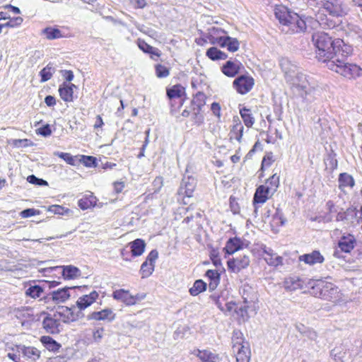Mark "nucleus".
<instances>
[{
    "label": "nucleus",
    "instance_id": "obj_1",
    "mask_svg": "<svg viewBox=\"0 0 362 362\" xmlns=\"http://www.w3.org/2000/svg\"><path fill=\"white\" fill-rule=\"evenodd\" d=\"M312 41L316 48V57L318 61L328 66V62L334 60L346 46L341 39L332 40L327 33L317 32L313 35Z\"/></svg>",
    "mask_w": 362,
    "mask_h": 362
},
{
    "label": "nucleus",
    "instance_id": "obj_2",
    "mask_svg": "<svg viewBox=\"0 0 362 362\" xmlns=\"http://www.w3.org/2000/svg\"><path fill=\"white\" fill-rule=\"evenodd\" d=\"M350 53V47L345 46V49H343L341 52L334 57V60L328 62L327 67L349 80L361 76L362 69L358 65L348 62Z\"/></svg>",
    "mask_w": 362,
    "mask_h": 362
},
{
    "label": "nucleus",
    "instance_id": "obj_3",
    "mask_svg": "<svg viewBox=\"0 0 362 362\" xmlns=\"http://www.w3.org/2000/svg\"><path fill=\"white\" fill-rule=\"evenodd\" d=\"M284 70L286 79L291 84L293 93L302 98L305 102L311 103L315 98V90L310 87L305 75L286 69Z\"/></svg>",
    "mask_w": 362,
    "mask_h": 362
},
{
    "label": "nucleus",
    "instance_id": "obj_4",
    "mask_svg": "<svg viewBox=\"0 0 362 362\" xmlns=\"http://www.w3.org/2000/svg\"><path fill=\"white\" fill-rule=\"evenodd\" d=\"M80 314L74 313L73 308L62 307L61 310L57 311L53 315H47L43 319L42 327L47 333L57 334L59 332L61 322L69 323L78 319Z\"/></svg>",
    "mask_w": 362,
    "mask_h": 362
},
{
    "label": "nucleus",
    "instance_id": "obj_5",
    "mask_svg": "<svg viewBox=\"0 0 362 362\" xmlns=\"http://www.w3.org/2000/svg\"><path fill=\"white\" fill-rule=\"evenodd\" d=\"M255 84L254 79L250 76L241 75L236 78L233 85L234 88L240 94L245 95L250 92Z\"/></svg>",
    "mask_w": 362,
    "mask_h": 362
},
{
    "label": "nucleus",
    "instance_id": "obj_6",
    "mask_svg": "<svg viewBox=\"0 0 362 362\" xmlns=\"http://www.w3.org/2000/svg\"><path fill=\"white\" fill-rule=\"evenodd\" d=\"M112 297L117 300L122 301L127 305H133L144 298L145 296L136 295L132 296L129 291L124 289H118L112 293Z\"/></svg>",
    "mask_w": 362,
    "mask_h": 362
},
{
    "label": "nucleus",
    "instance_id": "obj_7",
    "mask_svg": "<svg viewBox=\"0 0 362 362\" xmlns=\"http://www.w3.org/2000/svg\"><path fill=\"white\" fill-rule=\"evenodd\" d=\"M323 8L333 16H341L346 13V8L341 0H329L323 4Z\"/></svg>",
    "mask_w": 362,
    "mask_h": 362
},
{
    "label": "nucleus",
    "instance_id": "obj_8",
    "mask_svg": "<svg viewBox=\"0 0 362 362\" xmlns=\"http://www.w3.org/2000/svg\"><path fill=\"white\" fill-rule=\"evenodd\" d=\"M158 257V252L156 250L150 252L146 261L141 264L140 272L142 278L148 277L154 270L155 261Z\"/></svg>",
    "mask_w": 362,
    "mask_h": 362
},
{
    "label": "nucleus",
    "instance_id": "obj_9",
    "mask_svg": "<svg viewBox=\"0 0 362 362\" xmlns=\"http://www.w3.org/2000/svg\"><path fill=\"white\" fill-rule=\"evenodd\" d=\"M211 43L218 45L221 47H227V49L231 52H236L240 47L239 41L236 38L230 36L214 37Z\"/></svg>",
    "mask_w": 362,
    "mask_h": 362
},
{
    "label": "nucleus",
    "instance_id": "obj_10",
    "mask_svg": "<svg viewBox=\"0 0 362 362\" xmlns=\"http://www.w3.org/2000/svg\"><path fill=\"white\" fill-rule=\"evenodd\" d=\"M284 27L288 28L287 30L283 28V30L286 33H300L306 30V23L301 17L295 13H293L291 20L288 21V23Z\"/></svg>",
    "mask_w": 362,
    "mask_h": 362
},
{
    "label": "nucleus",
    "instance_id": "obj_11",
    "mask_svg": "<svg viewBox=\"0 0 362 362\" xmlns=\"http://www.w3.org/2000/svg\"><path fill=\"white\" fill-rule=\"evenodd\" d=\"M262 250V256L268 265L276 267L283 264V257L278 255L272 248L264 245Z\"/></svg>",
    "mask_w": 362,
    "mask_h": 362
},
{
    "label": "nucleus",
    "instance_id": "obj_12",
    "mask_svg": "<svg viewBox=\"0 0 362 362\" xmlns=\"http://www.w3.org/2000/svg\"><path fill=\"white\" fill-rule=\"evenodd\" d=\"M197 185V180L192 176H184L182 180L178 193L191 197Z\"/></svg>",
    "mask_w": 362,
    "mask_h": 362
},
{
    "label": "nucleus",
    "instance_id": "obj_13",
    "mask_svg": "<svg viewBox=\"0 0 362 362\" xmlns=\"http://www.w3.org/2000/svg\"><path fill=\"white\" fill-rule=\"evenodd\" d=\"M320 298L335 302L340 298L339 291L337 286L331 283H326L320 289Z\"/></svg>",
    "mask_w": 362,
    "mask_h": 362
},
{
    "label": "nucleus",
    "instance_id": "obj_14",
    "mask_svg": "<svg viewBox=\"0 0 362 362\" xmlns=\"http://www.w3.org/2000/svg\"><path fill=\"white\" fill-rule=\"evenodd\" d=\"M330 356L335 362H352L353 361L351 352L343 345L334 347L331 351Z\"/></svg>",
    "mask_w": 362,
    "mask_h": 362
},
{
    "label": "nucleus",
    "instance_id": "obj_15",
    "mask_svg": "<svg viewBox=\"0 0 362 362\" xmlns=\"http://www.w3.org/2000/svg\"><path fill=\"white\" fill-rule=\"evenodd\" d=\"M233 349L236 353L237 362H249L250 358V350L245 342H235L233 346Z\"/></svg>",
    "mask_w": 362,
    "mask_h": 362
},
{
    "label": "nucleus",
    "instance_id": "obj_16",
    "mask_svg": "<svg viewBox=\"0 0 362 362\" xmlns=\"http://www.w3.org/2000/svg\"><path fill=\"white\" fill-rule=\"evenodd\" d=\"M98 296V293L95 291H93L89 294L83 295L78 298L76 301V306L79 309L78 313L80 315L78 318L83 316L81 311L91 305L96 300ZM76 313H78V312Z\"/></svg>",
    "mask_w": 362,
    "mask_h": 362
},
{
    "label": "nucleus",
    "instance_id": "obj_17",
    "mask_svg": "<svg viewBox=\"0 0 362 362\" xmlns=\"http://www.w3.org/2000/svg\"><path fill=\"white\" fill-rule=\"evenodd\" d=\"M53 271H60L64 279H77L81 275L80 269L73 265L58 266L50 268Z\"/></svg>",
    "mask_w": 362,
    "mask_h": 362
},
{
    "label": "nucleus",
    "instance_id": "obj_18",
    "mask_svg": "<svg viewBox=\"0 0 362 362\" xmlns=\"http://www.w3.org/2000/svg\"><path fill=\"white\" fill-rule=\"evenodd\" d=\"M115 313L111 308H105L100 311H94L87 316L89 320L112 322L115 318Z\"/></svg>",
    "mask_w": 362,
    "mask_h": 362
},
{
    "label": "nucleus",
    "instance_id": "obj_19",
    "mask_svg": "<svg viewBox=\"0 0 362 362\" xmlns=\"http://www.w3.org/2000/svg\"><path fill=\"white\" fill-rule=\"evenodd\" d=\"M250 260L248 256L243 255L240 257L229 259L227 262L228 268L233 272L238 273L240 270L247 267Z\"/></svg>",
    "mask_w": 362,
    "mask_h": 362
},
{
    "label": "nucleus",
    "instance_id": "obj_20",
    "mask_svg": "<svg viewBox=\"0 0 362 362\" xmlns=\"http://www.w3.org/2000/svg\"><path fill=\"white\" fill-rule=\"evenodd\" d=\"M16 350L23 354L27 360L35 361L40 357V351L34 346H26L25 345H17Z\"/></svg>",
    "mask_w": 362,
    "mask_h": 362
},
{
    "label": "nucleus",
    "instance_id": "obj_21",
    "mask_svg": "<svg viewBox=\"0 0 362 362\" xmlns=\"http://www.w3.org/2000/svg\"><path fill=\"white\" fill-rule=\"evenodd\" d=\"M356 245V240L351 234L343 235L339 242L338 247L339 249L346 253H349Z\"/></svg>",
    "mask_w": 362,
    "mask_h": 362
},
{
    "label": "nucleus",
    "instance_id": "obj_22",
    "mask_svg": "<svg viewBox=\"0 0 362 362\" xmlns=\"http://www.w3.org/2000/svg\"><path fill=\"white\" fill-rule=\"evenodd\" d=\"M298 259L300 262H303L310 266L316 264H321L325 261L324 257L318 250H314L310 253L300 255L299 256Z\"/></svg>",
    "mask_w": 362,
    "mask_h": 362
},
{
    "label": "nucleus",
    "instance_id": "obj_23",
    "mask_svg": "<svg viewBox=\"0 0 362 362\" xmlns=\"http://www.w3.org/2000/svg\"><path fill=\"white\" fill-rule=\"evenodd\" d=\"M74 88H76V86L74 83H68L64 82L59 87V93L61 98L66 103L73 101L74 100Z\"/></svg>",
    "mask_w": 362,
    "mask_h": 362
},
{
    "label": "nucleus",
    "instance_id": "obj_24",
    "mask_svg": "<svg viewBox=\"0 0 362 362\" xmlns=\"http://www.w3.org/2000/svg\"><path fill=\"white\" fill-rule=\"evenodd\" d=\"M272 192L264 185L259 186L255 191L253 197V205L264 204L269 199V196H272Z\"/></svg>",
    "mask_w": 362,
    "mask_h": 362
},
{
    "label": "nucleus",
    "instance_id": "obj_25",
    "mask_svg": "<svg viewBox=\"0 0 362 362\" xmlns=\"http://www.w3.org/2000/svg\"><path fill=\"white\" fill-rule=\"evenodd\" d=\"M242 64L240 62L228 60L222 66V72L228 77H234L240 71Z\"/></svg>",
    "mask_w": 362,
    "mask_h": 362
},
{
    "label": "nucleus",
    "instance_id": "obj_26",
    "mask_svg": "<svg viewBox=\"0 0 362 362\" xmlns=\"http://www.w3.org/2000/svg\"><path fill=\"white\" fill-rule=\"evenodd\" d=\"M194 354L196 355L201 362H220V357L209 350H195Z\"/></svg>",
    "mask_w": 362,
    "mask_h": 362
},
{
    "label": "nucleus",
    "instance_id": "obj_27",
    "mask_svg": "<svg viewBox=\"0 0 362 362\" xmlns=\"http://www.w3.org/2000/svg\"><path fill=\"white\" fill-rule=\"evenodd\" d=\"M304 284V280L298 276L288 277L284 282L285 289L289 291L303 288Z\"/></svg>",
    "mask_w": 362,
    "mask_h": 362
},
{
    "label": "nucleus",
    "instance_id": "obj_28",
    "mask_svg": "<svg viewBox=\"0 0 362 362\" xmlns=\"http://www.w3.org/2000/svg\"><path fill=\"white\" fill-rule=\"evenodd\" d=\"M72 287H64L63 288L54 291L51 293V298L56 303H60L65 302L70 297L69 290L72 289Z\"/></svg>",
    "mask_w": 362,
    "mask_h": 362
},
{
    "label": "nucleus",
    "instance_id": "obj_29",
    "mask_svg": "<svg viewBox=\"0 0 362 362\" xmlns=\"http://www.w3.org/2000/svg\"><path fill=\"white\" fill-rule=\"evenodd\" d=\"M243 247V242L240 238L235 237L230 238L226 242V246L223 247V250L226 254L232 255L240 250Z\"/></svg>",
    "mask_w": 362,
    "mask_h": 362
},
{
    "label": "nucleus",
    "instance_id": "obj_30",
    "mask_svg": "<svg viewBox=\"0 0 362 362\" xmlns=\"http://www.w3.org/2000/svg\"><path fill=\"white\" fill-rule=\"evenodd\" d=\"M274 13L279 23L285 26V25L288 23V21L291 20L293 13L288 11L286 7L279 6L275 8Z\"/></svg>",
    "mask_w": 362,
    "mask_h": 362
},
{
    "label": "nucleus",
    "instance_id": "obj_31",
    "mask_svg": "<svg viewBox=\"0 0 362 362\" xmlns=\"http://www.w3.org/2000/svg\"><path fill=\"white\" fill-rule=\"evenodd\" d=\"M97 202V198L93 194V193H90L88 194L84 195L82 198H81L78 202V206L82 210H86L91 207L95 206Z\"/></svg>",
    "mask_w": 362,
    "mask_h": 362
},
{
    "label": "nucleus",
    "instance_id": "obj_32",
    "mask_svg": "<svg viewBox=\"0 0 362 362\" xmlns=\"http://www.w3.org/2000/svg\"><path fill=\"white\" fill-rule=\"evenodd\" d=\"M338 182L339 188L341 190L346 187L351 189L355 185V180L354 177L346 173H342L339 174Z\"/></svg>",
    "mask_w": 362,
    "mask_h": 362
},
{
    "label": "nucleus",
    "instance_id": "obj_33",
    "mask_svg": "<svg viewBox=\"0 0 362 362\" xmlns=\"http://www.w3.org/2000/svg\"><path fill=\"white\" fill-rule=\"evenodd\" d=\"M234 122H235V124H233L229 133L230 140L235 139L238 142H240L244 127L238 119L234 120Z\"/></svg>",
    "mask_w": 362,
    "mask_h": 362
},
{
    "label": "nucleus",
    "instance_id": "obj_34",
    "mask_svg": "<svg viewBox=\"0 0 362 362\" xmlns=\"http://www.w3.org/2000/svg\"><path fill=\"white\" fill-rule=\"evenodd\" d=\"M129 245L132 255L134 257L140 256L144 252L146 243L142 239L137 238L131 242Z\"/></svg>",
    "mask_w": 362,
    "mask_h": 362
},
{
    "label": "nucleus",
    "instance_id": "obj_35",
    "mask_svg": "<svg viewBox=\"0 0 362 362\" xmlns=\"http://www.w3.org/2000/svg\"><path fill=\"white\" fill-rule=\"evenodd\" d=\"M206 276L210 280V282L209 283V290H215L220 282V274L217 270L209 269L206 272Z\"/></svg>",
    "mask_w": 362,
    "mask_h": 362
},
{
    "label": "nucleus",
    "instance_id": "obj_36",
    "mask_svg": "<svg viewBox=\"0 0 362 362\" xmlns=\"http://www.w3.org/2000/svg\"><path fill=\"white\" fill-rule=\"evenodd\" d=\"M40 341L47 349L52 351H57L61 347V345L59 343L49 336L42 337L40 338Z\"/></svg>",
    "mask_w": 362,
    "mask_h": 362
},
{
    "label": "nucleus",
    "instance_id": "obj_37",
    "mask_svg": "<svg viewBox=\"0 0 362 362\" xmlns=\"http://www.w3.org/2000/svg\"><path fill=\"white\" fill-rule=\"evenodd\" d=\"M206 55L213 61L226 59L228 57V55L225 52L219 50L216 47L209 48L206 52Z\"/></svg>",
    "mask_w": 362,
    "mask_h": 362
},
{
    "label": "nucleus",
    "instance_id": "obj_38",
    "mask_svg": "<svg viewBox=\"0 0 362 362\" xmlns=\"http://www.w3.org/2000/svg\"><path fill=\"white\" fill-rule=\"evenodd\" d=\"M42 33L45 35L47 40H52L63 37L61 30L54 27H47L42 30Z\"/></svg>",
    "mask_w": 362,
    "mask_h": 362
},
{
    "label": "nucleus",
    "instance_id": "obj_39",
    "mask_svg": "<svg viewBox=\"0 0 362 362\" xmlns=\"http://www.w3.org/2000/svg\"><path fill=\"white\" fill-rule=\"evenodd\" d=\"M240 114L246 127H251L254 124L255 118L252 116L250 109L243 107L240 110Z\"/></svg>",
    "mask_w": 362,
    "mask_h": 362
},
{
    "label": "nucleus",
    "instance_id": "obj_40",
    "mask_svg": "<svg viewBox=\"0 0 362 362\" xmlns=\"http://www.w3.org/2000/svg\"><path fill=\"white\" fill-rule=\"evenodd\" d=\"M55 72V68L51 63H49L40 72L41 82H46L49 81Z\"/></svg>",
    "mask_w": 362,
    "mask_h": 362
},
{
    "label": "nucleus",
    "instance_id": "obj_41",
    "mask_svg": "<svg viewBox=\"0 0 362 362\" xmlns=\"http://www.w3.org/2000/svg\"><path fill=\"white\" fill-rule=\"evenodd\" d=\"M206 289V284L201 279L196 280L192 288H189V293L196 296Z\"/></svg>",
    "mask_w": 362,
    "mask_h": 362
},
{
    "label": "nucleus",
    "instance_id": "obj_42",
    "mask_svg": "<svg viewBox=\"0 0 362 362\" xmlns=\"http://www.w3.org/2000/svg\"><path fill=\"white\" fill-rule=\"evenodd\" d=\"M264 187H267L273 194L279 185V177L276 174L272 175L266 182Z\"/></svg>",
    "mask_w": 362,
    "mask_h": 362
},
{
    "label": "nucleus",
    "instance_id": "obj_43",
    "mask_svg": "<svg viewBox=\"0 0 362 362\" xmlns=\"http://www.w3.org/2000/svg\"><path fill=\"white\" fill-rule=\"evenodd\" d=\"M206 95L202 92H198L192 100V105L194 107L197 108L198 111H201L202 108L204 106L206 102Z\"/></svg>",
    "mask_w": 362,
    "mask_h": 362
},
{
    "label": "nucleus",
    "instance_id": "obj_44",
    "mask_svg": "<svg viewBox=\"0 0 362 362\" xmlns=\"http://www.w3.org/2000/svg\"><path fill=\"white\" fill-rule=\"evenodd\" d=\"M183 88L180 85H175L167 89V96L169 99L179 98L181 97Z\"/></svg>",
    "mask_w": 362,
    "mask_h": 362
},
{
    "label": "nucleus",
    "instance_id": "obj_45",
    "mask_svg": "<svg viewBox=\"0 0 362 362\" xmlns=\"http://www.w3.org/2000/svg\"><path fill=\"white\" fill-rule=\"evenodd\" d=\"M286 219L283 216V213L279 209H276L275 214L272 216V223L276 226H281L284 224Z\"/></svg>",
    "mask_w": 362,
    "mask_h": 362
},
{
    "label": "nucleus",
    "instance_id": "obj_46",
    "mask_svg": "<svg viewBox=\"0 0 362 362\" xmlns=\"http://www.w3.org/2000/svg\"><path fill=\"white\" fill-rule=\"evenodd\" d=\"M54 156L63 159L66 163L71 165H75V156H73L69 153L56 151L54 153Z\"/></svg>",
    "mask_w": 362,
    "mask_h": 362
},
{
    "label": "nucleus",
    "instance_id": "obj_47",
    "mask_svg": "<svg viewBox=\"0 0 362 362\" xmlns=\"http://www.w3.org/2000/svg\"><path fill=\"white\" fill-rule=\"evenodd\" d=\"M43 292V289L41 286L35 285L33 286L29 287L25 293L27 296H29L33 298H36L40 296L41 293Z\"/></svg>",
    "mask_w": 362,
    "mask_h": 362
},
{
    "label": "nucleus",
    "instance_id": "obj_48",
    "mask_svg": "<svg viewBox=\"0 0 362 362\" xmlns=\"http://www.w3.org/2000/svg\"><path fill=\"white\" fill-rule=\"evenodd\" d=\"M80 162L82 163L86 167L88 168L95 167L97 165L96 158L91 156H81Z\"/></svg>",
    "mask_w": 362,
    "mask_h": 362
},
{
    "label": "nucleus",
    "instance_id": "obj_49",
    "mask_svg": "<svg viewBox=\"0 0 362 362\" xmlns=\"http://www.w3.org/2000/svg\"><path fill=\"white\" fill-rule=\"evenodd\" d=\"M155 71L158 78H166L170 74L169 69L162 64H156Z\"/></svg>",
    "mask_w": 362,
    "mask_h": 362
},
{
    "label": "nucleus",
    "instance_id": "obj_50",
    "mask_svg": "<svg viewBox=\"0 0 362 362\" xmlns=\"http://www.w3.org/2000/svg\"><path fill=\"white\" fill-rule=\"evenodd\" d=\"M27 181L30 184H33V185H38V186H47L48 185V182L46 180L41 179V178H38L34 175H29L27 177Z\"/></svg>",
    "mask_w": 362,
    "mask_h": 362
},
{
    "label": "nucleus",
    "instance_id": "obj_51",
    "mask_svg": "<svg viewBox=\"0 0 362 362\" xmlns=\"http://www.w3.org/2000/svg\"><path fill=\"white\" fill-rule=\"evenodd\" d=\"M9 21L4 23L5 27H11V28H15L21 25L23 21V18L18 16V17H13L8 18Z\"/></svg>",
    "mask_w": 362,
    "mask_h": 362
},
{
    "label": "nucleus",
    "instance_id": "obj_52",
    "mask_svg": "<svg viewBox=\"0 0 362 362\" xmlns=\"http://www.w3.org/2000/svg\"><path fill=\"white\" fill-rule=\"evenodd\" d=\"M105 329L103 327H98L93 332V338L95 342L99 343L104 335Z\"/></svg>",
    "mask_w": 362,
    "mask_h": 362
},
{
    "label": "nucleus",
    "instance_id": "obj_53",
    "mask_svg": "<svg viewBox=\"0 0 362 362\" xmlns=\"http://www.w3.org/2000/svg\"><path fill=\"white\" fill-rule=\"evenodd\" d=\"M137 45L141 50H142L144 53L146 54L151 52V50H152V49L153 48V47L146 43L144 40L140 39L137 40Z\"/></svg>",
    "mask_w": 362,
    "mask_h": 362
},
{
    "label": "nucleus",
    "instance_id": "obj_54",
    "mask_svg": "<svg viewBox=\"0 0 362 362\" xmlns=\"http://www.w3.org/2000/svg\"><path fill=\"white\" fill-rule=\"evenodd\" d=\"M37 134L43 136H48L52 134V130L49 124H45L36 130Z\"/></svg>",
    "mask_w": 362,
    "mask_h": 362
},
{
    "label": "nucleus",
    "instance_id": "obj_55",
    "mask_svg": "<svg viewBox=\"0 0 362 362\" xmlns=\"http://www.w3.org/2000/svg\"><path fill=\"white\" fill-rule=\"evenodd\" d=\"M210 257L213 264L218 267L221 264V261L218 255V252L216 250L213 249L210 253Z\"/></svg>",
    "mask_w": 362,
    "mask_h": 362
},
{
    "label": "nucleus",
    "instance_id": "obj_56",
    "mask_svg": "<svg viewBox=\"0 0 362 362\" xmlns=\"http://www.w3.org/2000/svg\"><path fill=\"white\" fill-rule=\"evenodd\" d=\"M49 211L54 214L63 215L65 212H67L68 209H65L59 205H52L49 207Z\"/></svg>",
    "mask_w": 362,
    "mask_h": 362
},
{
    "label": "nucleus",
    "instance_id": "obj_57",
    "mask_svg": "<svg viewBox=\"0 0 362 362\" xmlns=\"http://www.w3.org/2000/svg\"><path fill=\"white\" fill-rule=\"evenodd\" d=\"M193 110L194 111V116H193L194 122L197 124H200L203 123V122H204L203 115L200 113V111H198L197 108L194 107Z\"/></svg>",
    "mask_w": 362,
    "mask_h": 362
},
{
    "label": "nucleus",
    "instance_id": "obj_58",
    "mask_svg": "<svg viewBox=\"0 0 362 362\" xmlns=\"http://www.w3.org/2000/svg\"><path fill=\"white\" fill-rule=\"evenodd\" d=\"M327 166L332 170H334L337 168V160L332 156H329L326 163Z\"/></svg>",
    "mask_w": 362,
    "mask_h": 362
},
{
    "label": "nucleus",
    "instance_id": "obj_59",
    "mask_svg": "<svg viewBox=\"0 0 362 362\" xmlns=\"http://www.w3.org/2000/svg\"><path fill=\"white\" fill-rule=\"evenodd\" d=\"M230 207L234 214H238L240 211V207L238 204L235 202V198L230 197Z\"/></svg>",
    "mask_w": 362,
    "mask_h": 362
},
{
    "label": "nucleus",
    "instance_id": "obj_60",
    "mask_svg": "<svg viewBox=\"0 0 362 362\" xmlns=\"http://www.w3.org/2000/svg\"><path fill=\"white\" fill-rule=\"evenodd\" d=\"M29 141L28 139H13L11 141V144L13 145L16 147H21V146H27L28 142Z\"/></svg>",
    "mask_w": 362,
    "mask_h": 362
},
{
    "label": "nucleus",
    "instance_id": "obj_61",
    "mask_svg": "<svg viewBox=\"0 0 362 362\" xmlns=\"http://www.w3.org/2000/svg\"><path fill=\"white\" fill-rule=\"evenodd\" d=\"M163 180L161 177H156L153 182V185L155 187V192H158L163 187Z\"/></svg>",
    "mask_w": 362,
    "mask_h": 362
},
{
    "label": "nucleus",
    "instance_id": "obj_62",
    "mask_svg": "<svg viewBox=\"0 0 362 362\" xmlns=\"http://www.w3.org/2000/svg\"><path fill=\"white\" fill-rule=\"evenodd\" d=\"M150 55L151 59L156 61L157 59L160 57L161 52L156 47H154L148 53Z\"/></svg>",
    "mask_w": 362,
    "mask_h": 362
},
{
    "label": "nucleus",
    "instance_id": "obj_63",
    "mask_svg": "<svg viewBox=\"0 0 362 362\" xmlns=\"http://www.w3.org/2000/svg\"><path fill=\"white\" fill-rule=\"evenodd\" d=\"M211 110L214 115L217 116L218 117H220L221 116V107L220 105L218 103H213L211 104Z\"/></svg>",
    "mask_w": 362,
    "mask_h": 362
},
{
    "label": "nucleus",
    "instance_id": "obj_64",
    "mask_svg": "<svg viewBox=\"0 0 362 362\" xmlns=\"http://www.w3.org/2000/svg\"><path fill=\"white\" fill-rule=\"evenodd\" d=\"M61 72L66 81L71 82L74 79V74L72 71L62 70Z\"/></svg>",
    "mask_w": 362,
    "mask_h": 362
}]
</instances>
